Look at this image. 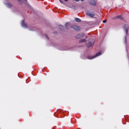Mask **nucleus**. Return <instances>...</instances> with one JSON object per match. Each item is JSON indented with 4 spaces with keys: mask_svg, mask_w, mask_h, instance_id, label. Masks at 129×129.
<instances>
[{
    "mask_svg": "<svg viewBox=\"0 0 129 129\" xmlns=\"http://www.w3.org/2000/svg\"><path fill=\"white\" fill-rule=\"evenodd\" d=\"M101 54V52H98L95 55H93V56H90V55H88L87 58V59H88L89 60H92V59H94V58H95V57H97V56H100V55Z\"/></svg>",
    "mask_w": 129,
    "mask_h": 129,
    "instance_id": "nucleus-1",
    "label": "nucleus"
},
{
    "mask_svg": "<svg viewBox=\"0 0 129 129\" xmlns=\"http://www.w3.org/2000/svg\"><path fill=\"white\" fill-rule=\"evenodd\" d=\"M93 44H94V39H90L88 43H86V46L88 48H89V47H91V46H92V45H93Z\"/></svg>",
    "mask_w": 129,
    "mask_h": 129,
    "instance_id": "nucleus-2",
    "label": "nucleus"
},
{
    "mask_svg": "<svg viewBox=\"0 0 129 129\" xmlns=\"http://www.w3.org/2000/svg\"><path fill=\"white\" fill-rule=\"evenodd\" d=\"M71 28L72 29H74L75 31H77V32L80 31V29H81L80 26H77V25L71 26Z\"/></svg>",
    "mask_w": 129,
    "mask_h": 129,
    "instance_id": "nucleus-3",
    "label": "nucleus"
},
{
    "mask_svg": "<svg viewBox=\"0 0 129 129\" xmlns=\"http://www.w3.org/2000/svg\"><path fill=\"white\" fill-rule=\"evenodd\" d=\"M123 28L124 29V31H125V33H126V34H127V33L128 32V25L125 24L123 26Z\"/></svg>",
    "mask_w": 129,
    "mask_h": 129,
    "instance_id": "nucleus-4",
    "label": "nucleus"
},
{
    "mask_svg": "<svg viewBox=\"0 0 129 129\" xmlns=\"http://www.w3.org/2000/svg\"><path fill=\"white\" fill-rule=\"evenodd\" d=\"M89 5L95 7V6H96V2H95L94 0H90Z\"/></svg>",
    "mask_w": 129,
    "mask_h": 129,
    "instance_id": "nucleus-5",
    "label": "nucleus"
},
{
    "mask_svg": "<svg viewBox=\"0 0 129 129\" xmlns=\"http://www.w3.org/2000/svg\"><path fill=\"white\" fill-rule=\"evenodd\" d=\"M21 26L22 27H23V28H25V29H27L28 28V25L25 23V20L22 21Z\"/></svg>",
    "mask_w": 129,
    "mask_h": 129,
    "instance_id": "nucleus-6",
    "label": "nucleus"
},
{
    "mask_svg": "<svg viewBox=\"0 0 129 129\" xmlns=\"http://www.w3.org/2000/svg\"><path fill=\"white\" fill-rule=\"evenodd\" d=\"M83 36H84V34L83 33L78 34L76 36V39H81V38H83Z\"/></svg>",
    "mask_w": 129,
    "mask_h": 129,
    "instance_id": "nucleus-7",
    "label": "nucleus"
},
{
    "mask_svg": "<svg viewBox=\"0 0 129 129\" xmlns=\"http://www.w3.org/2000/svg\"><path fill=\"white\" fill-rule=\"evenodd\" d=\"M87 16H89V17H90L91 18H94V17H95V15L94 14H92L90 12H87Z\"/></svg>",
    "mask_w": 129,
    "mask_h": 129,
    "instance_id": "nucleus-8",
    "label": "nucleus"
},
{
    "mask_svg": "<svg viewBox=\"0 0 129 129\" xmlns=\"http://www.w3.org/2000/svg\"><path fill=\"white\" fill-rule=\"evenodd\" d=\"M116 19H119V20H123V18H122V17H121V15L117 16L116 17H115L114 18V20H115Z\"/></svg>",
    "mask_w": 129,
    "mask_h": 129,
    "instance_id": "nucleus-9",
    "label": "nucleus"
},
{
    "mask_svg": "<svg viewBox=\"0 0 129 129\" xmlns=\"http://www.w3.org/2000/svg\"><path fill=\"white\" fill-rule=\"evenodd\" d=\"M7 8H9V9H11L13 7V4L11 3H8L7 4Z\"/></svg>",
    "mask_w": 129,
    "mask_h": 129,
    "instance_id": "nucleus-10",
    "label": "nucleus"
},
{
    "mask_svg": "<svg viewBox=\"0 0 129 129\" xmlns=\"http://www.w3.org/2000/svg\"><path fill=\"white\" fill-rule=\"evenodd\" d=\"M68 27H69V23H66L64 25V27L66 29H67V30H68L69 29Z\"/></svg>",
    "mask_w": 129,
    "mask_h": 129,
    "instance_id": "nucleus-11",
    "label": "nucleus"
},
{
    "mask_svg": "<svg viewBox=\"0 0 129 129\" xmlns=\"http://www.w3.org/2000/svg\"><path fill=\"white\" fill-rule=\"evenodd\" d=\"M85 42H86V39H83L79 40V43H84Z\"/></svg>",
    "mask_w": 129,
    "mask_h": 129,
    "instance_id": "nucleus-12",
    "label": "nucleus"
},
{
    "mask_svg": "<svg viewBox=\"0 0 129 129\" xmlns=\"http://www.w3.org/2000/svg\"><path fill=\"white\" fill-rule=\"evenodd\" d=\"M75 21H76V22H78V23L81 22V20H80L79 18H75Z\"/></svg>",
    "mask_w": 129,
    "mask_h": 129,
    "instance_id": "nucleus-13",
    "label": "nucleus"
},
{
    "mask_svg": "<svg viewBox=\"0 0 129 129\" xmlns=\"http://www.w3.org/2000/svg\"><path fill=\"white\" fill-rule=\"evenodd\" d=\"M59 28L60 30H62L64 29V26L63 25H59Z\"/></svg>",
    "mask_w": 129,
    "mask_h": 129,
    "instance_id": "nucleus-14",
    "label": "nucleus"
},
{
    "mask_svg": "<svg viewBox=\"0 0 129 129\" xmlns=\"http://www.w3.org/2000/svg\"><path fill=\"white\" fill-rule=\"evenodd\" d=\"M18 3L19 5H22L23 4V2L21 0H18Z\"/></svg>",
    "mask_w": 129,
    "mask_h": 129,
    "instance_id": "nucleus-15",
    "label": "nucleus"
},
{
    "mask_svg": "<svg viewBox=\"0 0 129 129\" xmlns=\"http://www.w3.org/2000/svg\"><path fill=\"white\" fill-rule=\"evenodd\" d=\"M106 22H107L106 20H104L103 21V23H106Z\"/></svg>",
    "mask_w": 129,
    "mask_h": 129,
    "instance_id": "nucleus-16",
    "label": "nucleus"
},
{
    "mask_svg": "<svg viewBox=\"0 0 129 129\" xmlns=\"http://www.w3.org/2000/svg\"><path fill=\"white\" fill-rule=\"evenodd\" d=\"M60 3H61V4H63V2H62V0H59Z\"/></svg>",
    "mask_w": 129,
    "mask_h": 129,
    "instance_id": "nucleus-17",
    "label": "nucleus"
},
{
    "mask_svg": "<svg viewBox=\"0 0 129 129\" xmlns=\"http://www.w3.org/2000/svg\"><path fill=\"white\" fill-rule=\"evenodd\" d=\"M75 2H79L80 0H75Z\"/></svg>",
    "mask_w": 129,
    "mask_h": 129,
    "instance_id": "nucleus-18",
    "label": "nucleus"
},
{
    "mask_svg": "<svg viewBox=\"0 0 129 129\" xmlns=\"http://www.w3.org/2000/svg\"><path fill=\"white\" fill-rule=\"evenodd\" d=\"M46 38H47V39H49V37H48V36H47V35H46Z\"/></svg>",
    "mask_w": 129,
    "mask_h": 129,
    "instance_id": "nucleus-19",
    "label": "nucleus"
},
{
    "mask_svg": "<svg viewBox=\"0 0 129 129\" xmlns=\"http://www.w3.org/2000/svg\"><path fill=\"white\" fill-rule=\"evenodd\" d=\"M85 0H81V2H84Z\"/></svg>",
    "mask_w": 129,
    "mask_h": 129,
    "instance_id": "nucleus-20",
    "label": "nucleus"
},
{
    "mask_svg": "<svg viewBox=\"0 0 129 129\" xmlns=\"http://www.w3.org/2000/svg\"><path fill=\"white\" fill-rule=\"evenodd\" d=\"M65 2H68V0H64Z\"/></svg>",
    "mask_w": 129,
    "mask_h": 129,
    "instance_id": "nucleus-21",
    "label": "nucleus"
}]
</instances>
